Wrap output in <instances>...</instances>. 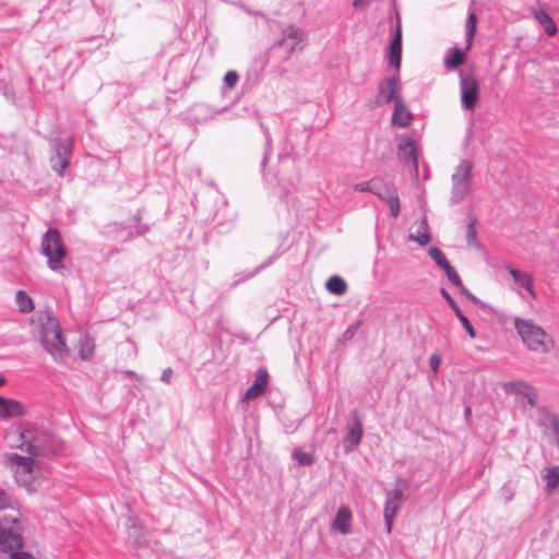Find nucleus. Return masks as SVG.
I'll use <instances>...</instances> for the list:
<instances>
[{
	"label": "nucleus",
	"mask_w": 559,
	"mask_h": 559,
	"mask_svg": "<svg viewBox=\"0 0 559 559\" xmlns=\"http://www.w3.org/2000/svg\"><path fill=\"white\" fill-rule=\"evenodd\" d=\"M11 501L9 496L0 488V510L7 509L10 507Z\"/></svg>",
	"instance_id": "nucleus-44"
},
{
	"label": "nucleus",
	"mask_w": 559,
	"mask_h": 559,
	"mask_svg": "<svg viewBox=\"0 0 559 559\" xmlns=\"http://www.w3.org/2000/svg\"><path fill=\"white\" fill-rule=\"evenodd\" d=\"M2 464L10 468L16 481L27 488L32 487L35 479L34 460L33 456H22L16 453H3Z\"/></svg>",
	"instance_id": "nucleus-4"
},
{
	"label": "nucleus",
	"mask_w": 559,
	"mask_h": 559,
	"mask_svg": "<svg viewBox=\"0 0 559 559\" xmlns=\"http://www.w3.org/2000/svg\"><path fill=\"white\" fill-rule=\"evenodd\" d=\"M260 128L264 134V138H265V143H264V154H263V158H262V162H261V168H262V171H264V168L266 166V163L269 160V157L272 153V136H271V133H270V129L267 126H265L263 122H260Z\"/></svg>",
	"instance_id": "nucleus-27"
},
{
	"label": "nucleus",
	"mask_w": 559,
	"mask_h": 559,
	"mask_svg": "<svg viewBox=\"0 0 559 559\" xmlns=\"http://www.w3.org/2000/svg\"><path fill=\"white\" fill-rule=\"evenodd\" d=\"M377 178L371 179L370 181L359 182L354 186V190L357 192H371L376 190Z\"/></svg>",
	"instance_id": "nucleus-38"
},
{
	"label": "nucleus",
	"mask_w": 559,
	"mask_h": 559,
	"mask_svg": "<svg viewBox=\"0 0 559 559\" xmlns=\"http://www.w3.org/2000/svg\"><path fill=\"white\" fill-rule=\"evenodd\" d=\"M254 273H255V272H253V273H248V274H246L245 276L239 277L238 280H236V281L233 283V286H236L237 284H239V283H241V282H243V281H246V280H248V278H250Z\"/></svg>",
	"instance_id": "nucleus-54"
},
{
	"label": "nucleus",
	"mask_w": 559,
	"mask_h": 559,
	"mask_svg": "<svg viewBox=\"0 0 559 559\" xmlns=\"http://www.w3.org/2000/svg\"><path fill=\"white\" fill-rule=\"evenodd\" d=\"M401 483H402V480L399 479L396 483V487L388 492V498L384 503L383 515H384L385 528H386L388 533H391V531H392L394 518L396 516V514L400 510L402 500L404 498L403 489L399 487V485Z\"/></svg>",
	"instance_id": "nucleus-10"
},
{
	"label": "nucleus",
	"mask_w": 559,
	"mask_h": 559,
	"mask_svg": "<svg viewBox=\"0 0 559 559\" xmlns=\"http://www.w3.org/2000/svg\"><path fill=\"white\" fill-rule=\"evenodd\" d=\"M38 334L41 345L56 361H62L68 355V347L58 319L52 312H45L38 317Z\"/></svg>",
	"instance_id": "nucleus-1"
},
{
	"label": "nucleus",
	"mask_w": 559,
	"mask_h": 559,
	"mask_svg": "<svg viewBox=\"0 0 559 559\" xmlns=\"http://www.w3.org/2000/svg\"><path fill=\"white\" fill-rule=\"evenodd\" d=\"M395 188L392 185H388L383 182L381 179L377 178L376 190L372 191L380 200L385 201L386 195L391 194V190Z\"/></svg>",
	"instance_id": "nucleus-32"
},
{
	"label": "nucleus",
	"mask_w": 559,
	"mask_h": 559,
	"mask_svg": "<svg viewBox=\"0 0 559 559\" xmlns=\"http://www.w3.org/2000/svg\"><path fill=\"white\" fill-rule=\"evenodd\" d=\"M386 197L388 198L384 202L388 203V205L390 207L391 215L393 217H397L400 214L401 205H400V199H399L396 189L391 190V194H389Z\"/></svg>",
	"instance_id": "nucleus-34"
},
{
	"label": "nucleus",
	"mask_w": 559,
	"mask_h": 559,
	"mask_svg": "<svg viewBox=\"0 0 559 559\" xmlns=\"http://www.w3.org/2000/svg\"><path fill=\"white\" fill-rule=\"evenodd\" d=\"M142 210H138V212L130 219V227L135 229V234L138 236L144 235L150 230V226L147 224H142Z\"/></svg>",
	"instance_id": "nucleus-30"
},
{
	"label": "nucleus",
	"mask_w": 559,
	"mask_h": 559,
	"mask_svg": "<svg viewBox=\"0 0 559 559\" xmlns=\"http://www.w3.org/2000/svg\"><path fill=\"white\" fill-rule=\"evenodd\" d=\"M293 457L302 466H310L313 464L314 459L311 453L304 452L300 449H296L293 453Z\"/></svg>",
	"instance_id": "nucleus-36"
},
{
	"label": "nucleus",
	"mask_w": 559,
	"mask_h": 559,
	"mask_svg": "<svg viewBox=\"0 0 559 559\" xmlns=\"http://www.w3.org/2000/svg\"><path fill=\"white\" fill-rule=\"evenodd\" d=\"M386 197L388 198L384 202L388 203V205L390 207L391 215L393 217H397L400 214L401 205H400V199H399L396 189L391 190V194H389Z\"/></svg>",
	"instance_id": "nucleus-33"
},
{
	"label": "nucleus",
	"mask_w": 559,
	"mask_h": 559,
	"mask_svg": "<svg viewBox=\"0 0 559 559\" xmlns=\"http://www.w3.org/2000/svg\"><path fill=\"white\" fill-rule=\"evenodd\" d=\"M364 435L362 424L358 416H355L353 426L348 429L344 438V447L346 452L354 451L360 443Z\"/></svg>",
	"instance_id": "nucleus-14"
},
{
	"label": "nucleus",
	"mask_w": 559,
	"mask_h": 559,
	"mask_svg": "<svg viewBox=\"0 0 559 559\" xmlns=\"http://www.w3.org/2000/svg\"><path fill=\"white\" fill-rule=\"evenodd\" d=\"M543 478L545 480L546 490H555L559 486V465L546 467L544 469Z\"/></svg>",
	"instance_id": "nucleus-25"
},
{
	"label": "nucleus",
	"mask_w": 559,
	"mask_h": 559,
	"mask_svg": "<svg viewBox=\"0 0 559 559\" xmlns=\"http://www.w3.org/2000/svg\"><path fill=\"white\" fill-rule=\"evenodd\" d=\"M238 73L236 71H228L224 76V83L228 88H234L238 82Z\"/></svg>",
	"instance_id": "nucleus-40"
},
{
	"label": "nucleus",
	"mask_w": 559,
	"mask_h": 559,
	"mask_svg": "<svg viewBox=\"0 0 559 559\" xmlns=\"http://www.w3.org/2000/svg\"><path fill=\"white\" fill-rule=\"evenodd\" d=\"M352 518L353 514L350 509L346 506L341 507L332 521V528L340 532L341 534H348L350 532Z\"/></svg>",
	"instance_id": "nucleus-16"
},
{
	"label": "nucleus",
	"mask_w": 559,
	"mask_h": 559,
	"mask_svg": "<svg viewBox=\"0 0 559 559\" xmlns=\"http://www.w3.org/2000/svg\"><path fill=\"white\" fill-rule=\"evenodd\" d=\"M40 251L47 258L51 270L58 271L64 267L62 261L67 255L66 247H41Z\"/></svg>",
	"instance_id": "nucleus-15"
},
{
	"label": "nucleus",
	"mask_w": 559,
	"mask_h": 559,
	"mask_svg": "<svg viewBox=\"0 0 559 559\" xmlns=\"http://www.w3.org/2000/svg\"><path fill=\"white\" fill-rule=\"evenodd\" d=\"M444 273L452 285H454L455 287L462 286V281L456 271L452 266L445 270Z\"/></svg>",
	"instance_id": "nucleus-39"
},
{
	"label": "nucleus",
	"mask_w": 559,
	"mask_h": 559,
	"mask_svg": "<svg viewBox=\"0 0 559 559\" xmlns=\"http://www.w3.org/2000/svg\"><path fill=\"white\" fill-rule=\"evenodd\" d=\"M27 430L23 427L11 428L4 435V440L10 449H17L27 452Z\"/></svg>",
	"instance_id": "nucleus-13"
},
{
	"label": "nucleus",
	"mask_w": 559,
	"mask_h": 559,
	"mask_svg": "<svg viewBox=\"0 0 559 559\" xmlns=\"http://www.w3.org/2000/svg\"><path fill=\"white\" fill-rule=\"evenodd\" d=\"M52 154L50 156L51 168L62 177L70 165L73 150V139H55L51 141Z\"/></svg>",
	"instance_id": "nucleus-5"
},
{
	"label": "nucleus",
	"mask_w": 559,
	"mask_h": 559,
	"mask_svg": "<svg viewBox=\"0 0 559 559\" xmlns=\"http://www.w3.org/2000/svg\"><path fill=\"white\" fill-rule=\"evenodd\" d=\"M392 123L399 127H408L412 122V114L405 106L403 98H397L392 114Z\"/></svg>",
	"instance_id": "nucleus-19"
},
{
	"label": "nucleus",
	"mask_w": 559,
	"mask_h": 559,
	"mask_svg": "<svg viewBox=\"0 0 559 559\" xmlns=\"http://www.w3.org/2000/svg\"><path fill=\"white\" fill-rule=\"evenodd\" d=\"M40 245H61V238L58 229L49 228L41 238Z\"/></svg>",
	"instance_id": "nucleus-35"
},
{
	"label": "nucleus",
	"mask_w": 559,
	"mask_h": 559,
	"mask_svg": "<svg viewBox=\"0 0 559 559\" xmlns=\"http://www.w3.org/2000/svg\"><path fill=\"white\" fill-rule=\"evenodd\" d=\"M455 314H456L457 319L460 320V322L462 323L464 330L467 332V334L472 338H475L476 332H475V329L473 328L472 323L469 322V320L463 314V312L461 310L459 312H456Z\"/></svg>",
	"instance_id": "nucleus-37"
},
{
	"label": "nucleus",
	"mask_w": 559,
	"mask_h": 559,
	"mask_svg": "<svg viewBox=\"0 0 559 559\" xmlns=\"http://www.w3.org/2000/svg\"><path fill=\"white\" fill-rule=\"evenodd\" d=\"M173 369L171 368H166L164 369V371L162 372V376H160V380L167 384H169L171 382V378H173Z\"/></svg>",
	"instance_id": "nucleus-47"
},
{
	"label": "nucleus",
	"mask_w": 559,
	"mask_h": 559,
	"mask_svg": "<svg viewBox=\"0 0 559 559\" xmlns=\"http://www.w3.org/2000/svg\"><path fill=\"white\" fill-rule=\"evenodd\" d=\"M534 17L542 26L546 25L548 22L552 20V17L544 10L535 11Z\"/></svg>",
	"instance_id": "nucleus-42"
},
{
	"label": "nucleus",
	"mask_w": 559,
	"mask_h": 559,
	"mask_svg": "<svg viewBox=\"0 0 559 559\" xmlns=\"http://www.w3.org/2000/svg\"><path fill=\"white\" fill-rule=\"evenodd\" d=\"M399 152L404 162L407 164H412L414 170L417 171L418 156L415 141L412 139H407L406 141L400 143Z\"/></svg>",
	"instance_id": "nucleus-18"
},
{
	"label": "nucleus",
	"mask_w": 559,
	"mask_h": 559,
	"mask_svg": "<svg viewBox=\"0 0 559 559\" xmlns=\"http://www.w3.org/2000/svg\"><path fill=\"white\" fill-rule=\"evenodd\" d=\"M372 2L373 0H354L353 7L355 9H364L369 7Z\"/></svg>",
	"instance_id": "nucleus-51"
},
{
	"label": "nucleus",
	"mask_w": 559,
	"mask_h": 559,
	"mask_svg": "<svg viewBox=\"0 0 559 559\" xmlns=\"http://www.w3.org/2000/svg\"><path fill=\"white\" fill-rule=\"evenodd\" d=\"M441 295L443 296V298L447 300V302L449 304V306L452 308V310L454 311V313L459 312L461 309L460 307L456 305V302L454 301V299L451 297V295L448 293V290L445 288H441Z\"/></svg>",
	"instance_id": "nucleus-43"
},
{
	"label": "nucleus",
	"mask_w": 559,
	"mask_h": 559,
	"mask_svg": "<svg viewBox=\"0 0 559 559\" xmlns=\"http://www.w3.org/2000/svg\"><path fill=\"white\" fill-rule=\"evenodd\" d=\"M472 170L473 165L467 159H462L455 167L451 176L450 203L459 204L472 192Z\"/></svg>",
	"instance_id": "nucleus-3"
},
{
	"label": "nucleus",
	"mask_w": 559,
	"mask_h": 559,
	"mask_svg": "<svg viewBox=\"0 0 559 559\" xmlns=\"http://www.w3.org/2000/svg\"><path fill=\"white\" fill-rule=\"evenodd\" d=\"M356 331H357V326H356V325H350V326H348V328H347V330L344 332L343 337H344L345 340H349V338H352V337L355 335Z\"/></svg>",
	"instance_id": "nucleus-52"
},
{
	"label": "nucleus",
	"mask_w": 559,
	"mask_h": 559,
	"mask_svg": "<svg viewBox=\"0 0 559 559\" xmlns=\"http://www.w3.org/2000/svg\"><path fill=\"white\" fill-rule=\"evenodd\" d=\"M10 559H34V557L28 552L14 551L10 555Z\"/></svg>",
	"instance_id": "nucleus-50"
},
{
	"label": "nucleus",
	"mask_w": 559,
	"mask_h": 559,
	"mask_svg": "<svg viewBox=\"0 0 559 559\" xmlns=\"http://www.w3.org/2000/svg\"><path fill=\"white\" fill-rule=\"evenodd\" d=\"M539 414L542 416L540 418V425L547 428H550L554 432H559V417L551 412L550 409L543 407L539 409Z\"/></svg>",
	"instance_id": "nucleus-24"
},
{
	"label": "nucleus",
	"mask_w": 559,
	"mask_h": 559,
	"mask_svg": "<svg viewBox=\"0 0 559 559\" xmlns=\"http://www.w3.org/2000/svg\"><path fill=\"white\" fill-rule=\"evenodd\" d=\"M267 382H269L267 371L264 369L259 370L253 384L247 389V391L245 393V399L246 400L257 399L259 395H261L264 392V390L267 386Z\"/></svg>",
	"instance_id": "nucleus-17"
},
{
	"label": "nucleus",
	"mask_w": 559,
	"mask_h": 559,
	"mask_svg": "<svg viewBox=\"0 0 559 559\" xmlns=\"http://www.w3.org/2000/svg\"><path fill=\"white\" fill-rule=\"evenodd\" d=\"M428 254L443 271L450 269L451 264L438 247H430Z\"/></svg>",
	"instance_id": "nucleus-29"
},
{
	"label": "nucleus",
	"mask_w": 559,
	"mask_h": 559,
	"mask_svg": "<svg viewBox=\"0 0 559 559\" xmlns=\"http://www.w3.org/2000/svg\"><path fill=\"white\" fill-rule=\"evenodd\" d=\"M5 522L11 521L12 523H15L17 521L15 515H10L8 519H4Z\"/></svg>",
	"instance_id": "nucleus-55"
},
{
	"label": "nucleus",
	"mask_w": 559,
	"mask_h": 559,
	"mask_svg": "<svg viewBox=\"0 0 559 559\" xmlns=\"http://www.w3.org/2000/svg\"><path fill=\"white\" fill-rule=\"evenodd\" d=\"M476 33V15L471 12L466 21V48L468 49L473 44V38Z\"/></svg>",
	"instance_id": "nucleus-31"
},
{
	"label": "nucleus",
	"mask_w": 559,
	"mask_h": 559,
	"mask_svg": "<svg viewBox=\"0 0 559 559\" xmlns=\"http://www.w3.org/2000/svg\"><path fill=\"white\" fill-rule=\"evenodd\" d=\"M461 105L464 110H473L479 100V83L473 78L460 73Z\"/></svg>",
	"instance_id": "nucleus-6"
},
{
	"label": "nucleus",
	"mask_w": 559,
	"mask_h": 559,
	"mask_svg": "<svg viewBox=\"0 0 559 559\" xmlns=\"http://www.w3.org/2000/svg\"><path fill=\"white\" fill-rule=\"evenodd\" d=\"M461 292L462 295H464L466 298H468L469 300H472L473 302H478V299L469 292L466 289V287L462 284V286H459L457 287Z\"/></svg>",
	"instance_id": "nucleus-49"
},
{
	"label": "nucleus",
	"mask_w": 559,
	"mask_h": 559,
	"mask_svg": "<svg viewBox=\"0 0 559 559\" xmlns=\"http://www.w3.org/2000/svg\"><path fill=\"white\" fill-rule=\"evenodd\" d=\"M4 383V379L0 378V386Z\"/></svg>",
	"instance_id": "nucleus-57"
},
{
	"label": "nucleus",
	"mask_w": 559,
	"mask_h": 559,
	"mask_svg": "<svg viewBox=\"0 0 559 559\" xmlns=\"http://www.w3.org/2000/svg\"><path fill=\"white\" fill-rule=\"evenodd\" d=\"M386 59L389 66L393 67L396 72H399L402 62V23L399 13L396 14L393 37L388 47Z\"/></svg>",
	"instance_id": "nucleus-12"
},
{
	"label": "nucleus",
	"mask_w": 559,
	"mask_h": 559,
	"mask_svg": "<svg viewBox=\"0 0 559 559\" xmlns=\"http://www.w3.org/2000/svg\"><path fill=\"white\" fill-rule=\"evenodd\" d=\"M464 52L457 47H452L444 57V66L448 69H456L464 63Z\"/></svg>",
	"instance_id": "nucleus-23"
},
{
	"label": "nucleus",
	"mask_w": 559,
	"mask_h": 559,
	"mask_svg": "<svg viewBox=\"0 0 559 559\" xmlns=\"http://www.w3.org/2000/svg\"><path fill=\"white\" fill-rule=\"evenodd\" d=\"M121 374L124 377V378H129V379H135V380H140L141 377L139 374H136L134 371L132 370H124L121 372Z\"/></svg>",
	"instance_id": "nucleus-53"
},
{
	"label": "nucleus",
	"mask_w": 559,
	"mask_h": 559,
	"mask_svg": "<svg viewBox=\"0 0 559 559\" xmlns=\"http://www.w3.org/2000/svg\"><path fill=\"white\" fill-rule=\"evenodd\" d=\"M507 271L512 276L519 287H523L533 299H536V293L533 288V278L528 273L521 272L511 266H507Z\"/></svg>",
	"instance_id": "nucleus-20"
},
{
	"label": "nucleus",
	"mask_w": 559,
	"mask_h": 559,
	"mask_svg": "<svg viewBox=\"0 0 559 559\" xmlns=\"http://www.w3.org/2000/svg\"><path fill=\"white\" fill-rule=\"evenodd\" d=\"M15 301L19 310L23 313L29 312L34 308L31 297L24 290H19L16 293Z\"/></svg>",
	"instance_id": "nucleus-28"
},
{
	"label": "nucleus",
	"mask_w": 559,
	"mask_h": 559,
	"mask_svg": "<svg viewBox=\"0 0 559 559\" xmlns=\"http://www.w3.org/2000/svg\"><path fill=\"white\" fill-rule=\"evenodd\" d=\"M543 27H544L545 33L548 36H554L557 33V25H556L554 19L550 22H548L546 25H544Z\"/></svg>",
	"instance_id": "nucleus-45"
},
{
	"label": "nucleus",
	"mask_w": 559,
	"mask_h": 559,
	"mask_svg": "<svg viewBox=\"0 0 559 559\" xmlns=\"http://www.w3.org/2000/svg\"><path fill=\"white\" fill-rule=\"evenodd\" d=\"M441 364V359L438 355L433 354L430 356V359H429V365H430V368L433 370V371H437L439 366Z\"/></svg>",
	"instance_id": "nucleus-48"
},
{
	"label": "nucleus",
	"mask_w": 559,
	"mask_h": 559,
	"mask_svg": "<svg viewBox=\"0 0 559 559\" xmlns=\"http://www.w3.org/2000/svg\"><path fill=\"white\" fill-rule=\"evenodd\" d=\"M409 240L418 245H427L430 241L429 226L426 216L421 217L416 224V230L408 235Z\"/></svg>",
	"instance_id": "nucleus-21"
},
{
	"label": "nucleus",
	"mask_w": 559,
	"mask_h": 559,
	"mask_svg": "<svg viewBox=\"0 0 559 559\" xmlns=\"http://www.w3.org/2000/svg\"><path fill=\"white\" fill-rule=\"evenodd\" d=\"M476 240H477V238H476L475 222H471V223H468L467 230H466L467 245H475Z\"/></svg>",
	"instance_id": "nucleus-41"
},
{
	"label": "nucleus",
	"mask_w": 559,
	"mask_h": 559,
	"mask_svg": "<svg viewBox=\"0 0 559 559\" xmlns=\"http://www.w3.org/2000/svg\"><path fill=\"white\" fill-rule=\"evenodd\" d=\"M27 430V453L31 456H37L46 454L49 450L48 442V435L39 429L36 425L27 424L26 425Z\"/></svg>",
	"instance_id": "nucleus-8"
},
{
	"label": "nucleus",
	"mask_w": 559,
	"mask_h": 559,
	"mask_svg": "<svg viewBox=\"0 0 559 559\" xmlns=\"http://www.w3.org/2000/svg\"><path fill=\"white\" fill-rule=\"evenodd\" d=\"M93 352V346H90V342L86 341L84 345H82V348H81V357L86 359L91 356Z\"/></svg>",
	"instance_id": "nucleus-46"
},
{
	"label": "nucleus",
	"mask_w": 559,
	"mask_h": 559,
	"mask_svg": "<svg viewBox=\"0 0 559 559\" xmlns=\"http://www.w3.org/2000/svg\"><path fill=\"white\" fill-rule=\"evenodd\" d=\"M514 328L530 350L547 354L555 348V341L551 335L533 320L515 318Z\"/></svg>",
	"instance_id": "nucleus-2"
},
{
	"label": "nucleus",
	"mask_w": 559,
	"mask_h": 559,
	"mask_svg": "<svg viewBox=\"0 0 559 559\" xmlns=\"http://www.w3.org/2000/svg\"><path fill=\"white\" fill-rule=\"evenodd\" d=\"M503 388L507 393L514 394L518 401H525L530 407L536 406L538 394L528 382L522 380L511 381L504 383Z\"/></svg>",
	"instance_id": "nucleus-11"
},
{
	"label": "nucleus",
	"mask_w": 559,
	"mask_h": 559,
	"mask_svg": "<svg viewBox=\"0 0 559 559\" xmlns=\"http://www.w3.org/2000/svg\"><path fill=\"white\" fill-rule=\"evenodd\" d=\"M23 406L21 403L0 396V417L9 418L22 415Z\"/></svg>",
	"instance_id": "nucleus-22"
},
{
	"label": "nucleus",
	"mask_w": 559,
	"mask_h": 559,
	"mask_svg": "<svg viewBox=\"0 0 559 559\" xmlns=\"http://www.w3.org/2000/svg\"><path fill=\"white\" fill-rule=\"evenodd\" d=\"M306 33L293 24L282 31V38L273 47H284L288 53L302 50Z\"/></svg>",
	"instance_id": "nucleus-7"
},
{
	"label": "nucleus",
	"mask_w": 559,
	"mask_h": 559,
	"mask_svg": "<svg viewBox=\"0 0 559 559\" xmlns=\"http://www.w3.org/2000/svg\"><path fill=\"white\" fill-rule=\"evenodd\" d=\"M399 86L400 76L397 72L380 81L378 84V95L376 98V105L382 106L391 102H394L395 104L397 98H402L400 95L396 94Z\"/></svg>",
	"instance_id": "nucleus-9"
},
{
	"label": "nucleus",
	"mask_w": 559,
	"mask_h": 559,
	"mask_svg": "<svg viewBox=\"0 0 559 559\" xmlns=\"http://www.w3.org/2000/svg\"><path fill=\"white\" fill-rule=\"evenodd\" d=\"M326 289L335 295H343L347 289L346 282L338 275H333L326 281Z\"/></svg>",
	"instance_id": "nucleus-26"
},
{
	"label": "nucleus",
	"mask_w": 559,
	"mask_h": 559,
	"mask_svg": "<svg viewBox=\"0 0 559 559\" xmlns=\"http://www.w3.org/2000/svg\"><path fill=\"white\" fill-rule=\"evenodd\" d=\"M555 436H556L557 445L559 447V432H556Z\"/></svg>",
	"instance_id": "nucleus-56"
}]
</instances>
